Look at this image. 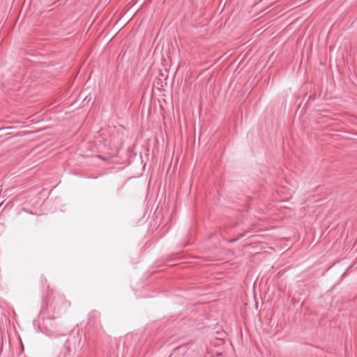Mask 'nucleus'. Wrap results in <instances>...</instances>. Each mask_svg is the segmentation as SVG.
<instances>
[{
    "mask_svg": "<svg viewBox=\"0 0 357 357\" xmlns=\"http://www.w3.org/2000/svg\"><path fill=\"white\" fill-rule=\"evenodd\" d=\"M102 160H105L104 158H102V156H99Z\"/></svg>",
    "mask_w": 357,
    "mask_h": 357,
    "instance_id": "obj_7",
    "label": "nucleus"
},
{
    "mask_svg": "<svg viewBox=\"0 0 357 357\" xmlns=\"http://www.w3.org/2000/svg\"><path fill=\"white\" fill-rule=\"evenodd\" d=\"M246 233H247V231H245V232H243V233H242V234H239V235H238V236L237 237L238 240H239L240 238H241L242 237H243V236L245 235V234H246Z\"/></svg>",
    "mask_w": 357,
    "mask_h": 357,
    "instance_id": "obj_5",
    "label": "nucleus"
},
{
    "mask_svg": "<svg viewBox=\"0 0 357 357\" xmlns=\"http://www.w3.org/2000/svg\"><path fill=\"white\" fill-rule=\"evenodd\" d=\"M71 354L69 351H61L58 357H70Z\"/></svg>",
    "mask_w": 357,
    "mask_h": 357,
    "instance_id": "obj_3",
    "label": "nucleus"
},
{
    "mask_svg": "<svg viewBox=\"0 0 357 357\" xmlns=\"http://www.w3.org/2000/svg\"><path fill=\"white\" fill-rule=\"evenodd\" d=\"M21 211H25L28 213H30V214H34L31 211L29 210V209H26V208H22Z\"/></svg>",
    "mask_w": 357,
    "mask_h": 357,
    "instance_id": "obj_4",
    "label": "nucleus"
},
{
    "mask_svg": "<svg viewBox=\"0 0 357 357\" xmlns=\"http://www.w3.org/2000/svg\"><path fill=\"white\" fill-rule=\"evenodd\" d=\"M75 338H70V337H68L66 341H65V343L63 344V350L65 351H69L70 354L72 353V351H73V348L75 347Z\"/></svg>",
    "mask_w": 357,
    "mask_h": 357,
    "instance_id": "obj_2",
    "label": "nucleus"
},
{
    "mask_svg": "<svg viewBox=\"0 0 357 357\" xmlns=\"http://www.w3.org/2000/svg\"><path fill=\"white\" fill-rule=\"evenodd\" d=\"M238 241V238H232V239H231V240L229 241V242L233 243V242H236V241Z\"/></svg>",
    "mask_w": 357,
    "mask_h": 357,
    "instance_id": "obj_6",
    "label": "nucleus"
},
{
    "mask_svg": "<svg viewBox=\"0 0 357 357\" xmlns=\"http://www.w3.org/2000/svg\"><path fill=\"white\" fill-rule=\"evenodd\" d=\"M21 213V211L17 212V215H20Z\"/></svg>",
    "mask_w": 357,
    "mask_h": 357,
    "instance_id": "obj_8",
    "label": "nucleus"
},
{
    "mask_svg": "<svg viewBox=\"0 0 357 357\" xmlns=\"http://www.w3.org/2000/svg\"><path fill=\"white\" fill-rule=\"evenodd\" d=\"M52 305L54 311L66 312L70 307V302L67 301L63 295L57 294L53 297Z\"/></svg>",
    "mask_w": 357,
    "mask_h": 357,
    "instance_id": "obj_1",
    "label": "nucleus"
}]
</instances>
